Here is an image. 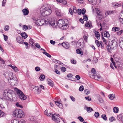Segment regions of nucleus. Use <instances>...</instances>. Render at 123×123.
I'll use <instances>...</instances> for the list:
<instances>
[{
  "mask_svg": "<svg viewBox=\"0 0 123 123\" xmlns=\"http://www.w3.org/2000/svg\"><path fill=\"white\" fill-rule=\"evenodd\" d=\"M10 90L9 89L4 90L3 93V98L6 100L10 101L12 98V94L10 92Z\"/></svg>",
  "mask_w": 123,
  "mask_h": 123,
  "instance_id": "nucleus-1",
  "label": "nucleus"
},
{
  "mask_svg": "<svg viewBox=\"0 0 123 123\" xmlns=\"http://www.w3.org/2000/svg\"><path fill=\"white\" fill-rule=\"evenodd\" d=\"M14 116L18 118H21L24 116V113L23 111L21 109H16L13 112Z\"/></svg>",
  "mask_w": 123,
  "mask_h": 123,
  "instance_id": "nucleus-2",
  "label": "nucleus"
},
{
  "mask_svg": "<svg viewBox=\"0 0 123 123\" xmlns=\"http://www.w3.org/2000/svg\"><path fill=\"white\" fill-rule=\"evenodd\" d=\"M43 19L42 18L41 19V21L39 24V26H42L44 24H47L48 23L51 25L54 26L55 25V23L54 22L52 23V22H51L49 20L48 18H45V17H43Z\"/></svg>",
  "mask_w": 123,
  "mask_h": 123,
  "instance_id": "nucleus-3",
  "label": "nucleus"
},
{
  "mask_svg": "<svg viewBox=\"0 0 123 123\" xmlns=\"http://www.w3.org/2000/svg\"><path fill=\"white\" fill-rule=\"evenodd\" d=\"M13 75V74L12 73H10L9 74V79L11 80L12 85V86H15L18 83L17 79L16 77H13V76H12Z\"/></svg>",
  "mask_w": 123,
  "mask_h": 123,
  "instance_id": "nucleus-4",
  "label": "nucleus"
},
{
  "mask_svg": "<svg viewBox=\"0 0 123 123\" xmlns=\"http://www.w3.org/2000/svg\"><path fill=\"white\" fill-rule=\"evenodd\" d=\"M15 90L16 91H17V93L18 95H19V97L22 100H24L26 99L27 97L24 95L22 91L17 88H15Z\"/></svg>",
  "mask_w": 123,
  "mask_h": 123,
  "instance_id": "nucleus-5",
  "label": "nucleus"
},
{
  "mask_svg": "<svg viewBox=\"0 0 123 123\" xmlns=\"http://www.w3.org/2000/svg\"><path fill=\"white\" fill-rule=\"evenodd\" d=\"M32 88H33V91L35 94H38L40 93L41 91L39 90L38 86L33 85Z\"/></svg>",
  "mask_w": 123,
  "mask_h": 123,
  "instance_id": "nucleus-6",
  "label": "nucleus"
},
{
  "mask_svg": "<svg viewBox=\"0 0 123 123\" xmlns=\"http://www.w3.org/2000/svg\"><path fill=\"white\" fill-rule=\"evenodd\" d=\"M59 116V114L57 115H53L52 117V119L57 123H59L60 122V119L57 118Z\"/></svg>",
  "mask_w": 123,
  "mask_h": 123,
  "instance_id": "nucleus-7",
  "label": "nucleus"
},
{
  "mask_svg": "<svg viewBox=\"0 0 123 123\" xmlns=\"http://www.w3.org/2000/svg\"><path fill=\"white\" fill-rule=\"evenodd\" d=\"M65 22L64 20L63 19H60L58 21L57 23H56V25H57L60 27H61L62 26H63V25L65 23ZM56 25L55 26H56Z\"/></svg>",
  "mask_w": 123,
  "mask_h": 123,
  "instance_id": "nucleus-8",
  "label": "nucleus"
},
{
  "mask_svg": "<svg viewBox=\"0 0 123 123\" xmlns=\"http://www.w3.org/2000/svg\"><path fill=\"white\" fill-rule=\"evenodd\" d=\"M48 8L45 7L44 6H42L41 7L40 9V12L42 16H44L45 14V12L46 10Z\"/></svg>",
  "mask_w": 123,
  "mask_h": 123,
  "instance_id": "nucleus-9",
  "label": "nucleus"
},
{
  "mask_svg": "<svg viewBox=\"0 0 123 123\" xmlns=\"http://www.w3.org/2000/svg\"><path fill=\"white\" fill-rule=\"evenodd\" d=\"M111 49H114L117 48V42L114 40H113L111 42Z\"/></svg>",
  "mask_w": 123,
  "mask_h": 123,
  "instance_id": "nucleus-10",
  "label": "nucleus"
},
{
  "mask_svg": "<svg viewBox=\"0 0 123 123\" xmlns=\"http://www.w3.org/2000/svg\"><path fill=\"white\" fill-rule=\"evenodd\" d=\"M112 6L115 8L119 7H121L122 4L120 3H112Z\"/></svg>",
  "mask_w": 123,
  "mask_h": 123,
  "instance_id": "nucleus-11",
  "label": "nucleus"
},
{
  "mask_svg": "<svg viewBox=\"0 0 123 123\" xmlns=\"http://www.w3.org/2000/svg\"><path fill=\"white\" fill-rule=\"evenodd\" d=\"M96 96L98 100L100 103H103V99L101 96L99 94H97Z\"/></svg>",
  "mask_w": 123,
  "mask_h": 123,
  "instance_id": "nucleus-12",
  "label": "nucleus"
},
{
  "mask_svg": "<svg viewBox=\"0 0 123 123\" xmlns=\"http://www.w3.org/2000/svg\"><path fill=\"white\" fill-rule=\"evenodd\" d=\"M84 41L82 39H80L77 42V44L78 46V47L79 46H83L84 44Z\"/></svg>",
  "mask_w": 123,
  "mask_h": 123,
  "instance_id": "nucleus-13",
  "label": "nucleus"
},
{
  "mask_svg": "<svg viewBox=\"0 0 123 123\" xmlns=\"http://www.w3.org/2000/svg\"><path fill=\"white\" fill-rule=\"evenodd\" d=\"M51 12V10L49 9L48 8L46 10V11L45 12V14L43 16V17H45V16H48L49 15Z\"/></svg>",
  "mask_w": 123,
  "mask_h": 123,
  "instance_id": "nucleus-14",
  "label": "nucleus"
},
{
  "mask_svg": "<svg viewBox=\"0 0 123 123\" xmlns=\"http://www.w3.org/2000/svg\"><path fill=\"white\" fill-rule=\"evenodd\" d=\"M17 41L18 43L20 44H23V39L21 37H17Z\"/></svg>",
  "mask_w": 123,
  "mask_h": 123,
  "instance_id": "nucleus-15",
  "label": "nucleus"
},
{
  "mask_svg": "<svg viewBox=\"0 0 123 123\" xmlns=\"http://www.w3.org/2000/svg\"><path fill=\"white\" fill-rule=\"evenodd\" d=\"M55 103L56 105L58 106L60 108H62V105L59 101L58 100L57 101H56L55 102Z\"/></svg>",
  "mask_w": 123,
  "mask_h": 123,
  "instance_id": "nucleus-16",
  "label": "nucleus"
},
{
  "mask_svg": "<svg viewBox=\"0 0 123 123\" xmlns=\"http://www.w3.org/2000/svg\"><path fill=\"white\" fill-rule=\"evenodd\" d=\"M117 119L119 121H123V117L122 114H119L117 116Z\"/></svg>",
  "mask_w": 123,
  "mask_h": 123,
  "instance_id": "nucleus-17",
  "label": "nucleus"
},
{
  "mask_svg": "<svg viewBox=\"0 0 123 123\" xmlns=\"http://www.w3.org/2000/svg\"><path fill=\"white\" fill-rule=\"evenodd\" d=\"M95 37L98 40L100 39V35L99 32L98 31L95 32Z\"/></svg>",
  "mask_w": 123,
  "mask_h": 123,
  "instance_id": "nucleus-18",
  "label": "nucleus"
},
{
  "mask_svg": "<svg viewBox=\"0 0 123 123\" xmlns=\"http://www.w3.org/2000/svg\"><path fill=\"white\" fill-rule=\"evenodd\" d=\"M48 83L49 85L51 86H53V82L52 80L49 79H47Z\"/></svg>",
  "mask_w": 123,
  "mask_h": 123,
  "instance_id": "nucleus-19",
  "label": "nucleus"
},
{
  "mask_svg": "<svg viewBox=\"0 0 123 123\" xmlns=\"http://www.w3.org/2000/svg\"><path fill=\"white\" fill-rule=\"evenodd\" d=\"M24 15H27L29 13V11L26 8L23 9L22 11Z\"/></svg>",
  "mask_w": 123,
  "mask_h": 123,
  "instance_id": "nucleus-20",
  "label": "nucleus"
},
{
  "mask_svg": "<svg viewBox=\"0 0 123 123\" xmlns=\"http://www.w3.org/2000/svg\"><path fill=\"white\" fill-rule=\"evenodd\" d=\"M104 36L105 37H110V35L107 31H105L104 32Z\"/></svg>",
  "mask_w": 123,
  "mask_h": 123,
  "instance_id": "nucleus-21",
  "label": "nucleus"
},
{
  "mask_svg": "<svg viewBox=\"0 0 123 123\" xmlns=\"http://www.w3.org/2000/svg\"><path fill=\"white\" fill-rule=\"evenodd\" d=\"M119 45L120 48L123 49V38L120 40L119 42Z\"/></svg>",
  "mask_w": 123,
  "mask_h": 123,
  "instance_id": "nucleus-22",
  "label": "nucleus"
},
{
  "mask_svg": "<svg viewBox=\"0 0 123 123\" xmlns=\"http://www.w3.org/2000/svg\"><path fill=\"white\" fill-rule=\"evenodd\" d=\"M90 3L92 5H94L96 3V0H88Z\"/></svg>",
  "mask_w": 123,
  "mask_h": 123,
  "instance_id": "nucleus-23",
  "label": "nucleus"
},
{
  "mask_svg": "<svg viewBox=\"0 0 123 123\" xmlns=\"http://www.w3.org/2000/svg\"><path fill=\"white\" fill-rule=\"evenodd\" d=\"M108 97L110 99L113 100L114 98L115 97V95L114 94H112L109 95Z\"/></svg>",
  "mask_w": 123,
  "mask_h": 123,
  "instance_id": "nucleus-24",
  "label": "nucleus"
},
{
  "mask_svg": "<svg viewBox=\"0 0 123 123\" xmlns=\"http://www.w3.org/2000/svg\"><path fill=\"white\" fill-rule=\"evenodd\" d=\"M34 41L32 39H30L29 40V43L31 44V46L32 47L34 46L35 44L34 45Z\"/></svg>",
  "mask_w": 123,
  "mask_h": 123,
  "instance_id": "nucleus-25",
  "label": "nucleus"
},
{
  "mask_svg": "<svg viewBox=\"0 0 123 123\" xmlns=\"http://www.w3.org/2000/svg\"><path fill=\"white\" fill-rule=\"evenodd\" d=\"M55 12L56 13L57 16H61V12L60 10H58L57 9L55 10Z\"/></svg>",
  "mask_w": 123,
  "mask_h": 123,
  "instance_id": "nucleus-26",
  "label": "nucleus"
},
{
  "mask_svg": "<svg viewBox=\"0 0 123 123\" xmlns=\"http://www.w3.org/2000/svg\"><path fill=\"white\" fill-rule=\"evenodd\" d=\"M21 35L22 37L24 39H25L27 37V34L25 32L22 33H21Z\"/></svg>",
  "mask_w": 123,
  "mask_h": 123,
  "instance_id": "nucleus-27",
  "label": "nucleus"
},
{
  "mask_svg": "<svg viewBox=\"0 0 123 123\" xmlns=\"http://www.w3.org/2000/svg\"><path fill=\"white\" fill-rule=\"evenodd\" d=\"M120 30V28L119 27H114L112 29V30L115 32L118 31Z\"/></svg>",
  "mask_w": 123,
  "mask_h": 123,
  "instance_id": "nucleus-28",
  "label": "nucleus"
},
{
  "mask_svg": "<svg viewBox=\"0 0 123 123\" xmlns=\"http://www.w3.org/2000/svg\"><path fill=\"white\" fill-rule=\"evenodd\" d=\"M76 51L77 54H80L81 55H82L83 54V52L82 51H81L79 49H76Z\"/></svg>",
  "mask_w": 123,
  "mask_h": 123,
  "instance_id": "nucleus-29",
  "label": "nucleus"
},
{
  "mask_svg": "<svg viewBox=\"0 0 123 123\" xmlns=\"http://www.w3.org/2000/svg\"><path fill=\"white\" fill-rule=\"evenodd\" d=\"M95 42L97 46L98 47H99L100 46V44H101V43H103L102 42H99L98 40H96L95 41Z\"/></svg>",
  "mask_w": 123,
  "mask_h": 123,
  "instance_id": "nucleus-30",
  "label": "nucleus"
},
{
  "mask_svg": "<svg viewBox=\"0 0 123 123\" xmlns=\"http://www.w3.org/2000/svg\"><path fill=\"white\" fill-rule=\"evenodd\" d=\"M113 110L115 113H117L118 112L119 109L118 107H115L114 108Z\"/></svg>",
  "mask_w": 123,
  "mask_h": 123,
  "instance_id": "nucleus-31",
  "label": "nucleus"
},
{
  "mask_svg": "<svg viewBox=\"0 0 123 123\" xmlns=\"http://www.w3.org/2000/svg\"><path fill=\"white\" fill-rule=\"evenodd\" d=\"M45 76L44 75L42 74H41L40 77H39L41 80H43L45 78Z\"/></svg>",
  "mask_w": 123,
  "mask_h": 123,
  "instance_id": "nucleus-32",
  "label": "nucleus"
},
{
  "mask_svg": "<svg viewBox=\"0 0 123 123\" xmlns=\"http://www.w3.org/2000/svg\"><path fill=\"white\" fill-rule=\"evenodd\" d=\"M20 121L17 119H15L11 121L12 123H19Z\"/></svg>",
  "mask_w": 123,
  "mask_h": 123,
  "instance_id": "nucleus-33",
  "label": "nucleus"
},
{
  "mask_svg": "<svg viewBox=\"0 0 123 123\" xmlns=\"http://www.w3.org/2000/svg\"><path fill=\"white\" fill-rule=\"evenodd\" d=\"M12 68L15 72H17L18 71V69L15 66H12Z\"/></svg>",
  "mask_w": 123,
  "mask_h": 123,
  "instance_id": "nucleus-34",
  "label": "nucleus"
},
{
  "mask_svg": "<svg viewBox=\"0 0 123 123\" xmlns=\"http://www.w3.org/2000/svg\"><path fill=\"white\" fill-rule=\"evenodd\" d=\"M68 25V24H66L65 23L63 25V26H62L61 28L64 30L66 29L67 28Z\"/></svg>",
  "mask_w": 123,
  "mask_h": 123,
  "instance_id": "nucleus-35",
  "label": "nucleus"
},
{
  "mask_svg": "<svg viewBox=\"0 0 123 123\" xmlns=\"http://www.w3.org/2000/svg\"><path fill=\"white\" fill-rule=\"evenodd\" d=\"M88 37V35L87 34H85L83 36V38L84 40H85L86 42H87V39Z\"/></svg>",
  "mask_w": 123,
  "mask_h": 123,
  "instance_id": "nucleus-36",
  "label": "nucleus"
},
{
  "mask_svg": "<svg viewBox=\"0 0 123 123\" xmlns=\"http://www.w3.org/2000/svg\"><path fill=\"white\" fill-rule=\"evenodd\" d=\"M87 111L88 112H91L92 111H93L92 108L90 107H87L86 108Z\"/></svg>",
  "mask_w": 123,
  "mask_h": 123,
  "instance_id": "nucleus-37",
  "label": "nucleus"
},
{
  "mask_svg": "<svg viewBox=\"0 0 123 123\" xmlns=\"http://www.w3.org/2000/svg\"><path fill=\"white\" fill-rule=\"evenodd\" d=\"M43 53L44 55H45L47 56V57H51V55L49 54L48 53L45 52H43Z\"/></svg>",
  "mask_w": 123,
  "mask_h": 123,
  "instance_id": "nucleus-38",
  "label": "nucleus"
},
{
  "mask_svg": "<svg viewBox=\"0 0 123 123\" xmlns=\"http://www.w3.org/2000/svg\"><path fill=\"white\" fill-rule=\"evenodd\" d=\"M101 117L105 121L107 119V118L106 117V115L105 114L102 115H101Z\"/></svg>",
  "mask_w": 123,
  "mask_h": 123,
  "instance_id": "nucleus-39",
  "label": "nucleus"
},
{
  "mask_svg": "<svg viewBox=\"0 0 123 123\" xmlns=\"http://www.w3.org/2000/svg\"><path fill=\"white\" fill-rule=\"evenodd\" d=\"M40 21H41V19H38L36 20L35 21V24H36L38 25H39V24L40 22Z\"/></svg>",
  "mask_w": 123,
  "mask_h": 123,
  "instance_id": "nucleus-40",
  "label": "nucleus"
},
{
  "mask_svg": "<svg viewBox=\"0 0 123 123\" xmlns=\"http://www.w3.org/2000/svg\"><path fill=\"white\" fill-rule=\"evenodd\" d=\"M28 26L25 25H24L23 27V29L24 31H26V30L28 29Z\"/></svg>",
  "mask_w": 123,
  "mask_h": 123,
  "instance_id": "nucleus-41",
  "label": "nucleus"
},
{
  "mask_svg": "<svg viewBox=\"0 0 123 123\" xmlns=\"http://www.w3.org/2000/svg\"><path fill=\"white\" fill-rule=\"evenodd\" d=\"M83 19L86 21H87L88 19V17L86 15H83Z\"/></svg>",
  "mask_w": 123,
  "mask_h": 123,
  "instance_id": "nucleus-42",
  "label": "nucleus"
},
{
  "mask_svg": "<svg viewBox=\"0 0 123 123\" xmlns=\"http://www.w3.org/2000/svg\"><path fill=\"white\" fill-rule=\"evenodd\" d=\"M99 115V114L98 112H95L94 114V116L96 117H98Z\"/></svg>",
  "mask_w": 123,
  "mask_h": 123,
  "instance_id": "nucleus-43",
  "label": "nucleus"
},
{
  "mask_svg": "<svg viewBox=\"0 0 123 123\" xmlns=\"http://www.w3.org/2000/svg\"><path fill=\"white\" fill-rule=\"evenodd\" d=\"M84 91L86 95H88L90 93V91L88 89L85 90Z\"/></svg>",
  "mask_w": 123,
  "mask_h": 123,
  "instance_id": "nucleus-44",
  "label": "nucleus"
},
{
  "mask_svg": "<svg viewBox=\"0 0 123 123\" xmlns=\"http://www.w3.org/2000/svg\"><path fill=\"white\" fill-rule=\"evenodd\" d=\"M106 48L108 51H110V50L111 49V45L110 46L109 45H107Z\"/></svg>",
  "mask_w": 123,
  "mask_h": 123,
  "instance_id": "nucleus-45",
  "label": "nucleus"
},
{
  "mask_svg": "<svg viewBox=\"0 0 123 123\" xmlns=\"http://www.w3.org/2000/svg\"><path fill=\"white\" fill-rule=\"evenodd\" d=\"M92 76L94 77V78L95 80H98V78L99 77V76H98V75H97V74H96H96H93L92 75Z\"/></svg>",
  "mask_w": 123,
  "mask_h": 123,
  "instance_id": "nucleus-46",
  "label": "nucleus"
},
{
  "mask_svg": "<svg viewBox=\"0 0 123 123\" xmlns=\"http://www.w3.org/2000/svg\"><path fill=\"white\" fill-rule=\"evenodd\" d=\"M5 114V113L2 111L0 110V117H3Z\"/></svg>",
  "mask_w": 123,
  "mask_h": 123,
  "instance_id": "nucleus-47",
  "label": "nucleus"
},
{
  "mask_svg": "<svg viewBox=\"0 0 123 123\" xmlns=\"http://www.w3.org/2000/svg\"><path fill=\"white\" fill-rule=\"evenodd\" d=\"M84 89V87L83 86H81L80 87L79 89V90L80 91H82Z\"/></svg>",
  "mask_w": 123,
  "mask_h": 123,
  "instance_id": "nucleus-48",
  "label": "nucleus"
},
{
  "mask_svg": "<svg viewBox=\"0 0 123 123\" xmlns=\"http://www.w3.org/2000/svg\"><path fill=\"white\" fill-rule=\"evenodd\" d=\"M3 36L4 37V39L5 41L7 40L8 39V36H7L5 35L4 34H3Z\"/></svg>",
  "mask_w": 123,
  "mask_h": 123,
  "instance_id": "nucleus-49",
  "label": "nucleus"
},
{
  "mask_svg": "<svg viewBox=\"0 0 123 123\" xmlns=\"http://www.w3.org/2000/svg\"><path fill=\"white\" fill-rule=\"evenodd\" d=\"M78 118L80 122H82L84 121L83 118L81 116L79 117Z\"/></svg>",
  "mask_w": 123,
  "mask_h": 123,
  "instance_id": "nucleus-50",
  "label": "nucleus"
},
{
  "mask_svg": "<svg viewBox=\"0 0 123 123\" xmlns=\"http://www.w3.org/2000/svg\"><path fill=\"white\" fill-rule=\"evenodd\" d=\"M91 72L93 74H96V70L95 68H92V69Z\"/></svg>",
  "mask_w": 123,
  "mask_h": 123,
  "instance_id": "nucleus-51",
  "label": "nucleus"
},
{
  "mask_svg": "<svg viewBox=\"0 0 123 123\" xmlns=\"http://www.w3.org/2000/svg\"><path fill=\"white\" fill-rule=\"evenodd\" d=\"M77 12L79 15H80L81 13V10L80 9H78L77 10Z\"/></svg>",
  "mask_w": 123,
  "mask_h": 123,
  "instance_id": "nucleus-52",
  "label": "nucleus"
},
{
  "mask_svg": "<svg viewBox=\"0 0 123 123\" xmlns=\"http://www.w3.org/2000/svg\"><path fill=\"white\" fill-rule=\"evenodd\" d=\"M44 114L45 115H48V116H50V115H51V113H49V115H47V114H48V111L47 110H46L44 112Z\"/></svg>",
  "mask_w": 123,
  "mask_h": 123,
  "instance_id": "nucleus-53",
  "label": "nucleus"
},
{
  "mask_svg": "<svg viewBox=\"0 0 123 123\" xmlns=\"http://www.w3.org/2000/svg\"><path fill=\"white\" fill-rule=\"evenodd\" d=\"M81 13L82 14H84L86 12V10L85 9H83L81 10Z\"/></svg>",
  "mask_w": 123,
  "mask_h": 123,
  "instance_id": "nucleus-54",
  "label": "nucleus"
},
{
  "mask_svg": "<svg viewBox=\"0 0 123 123\" xmlns=\"http://www.w3.org/2000/svg\"><path fill=\"white\" fill-rule=\"evenodd\" d=\"M35 46L38 48L40 49L41 48V46L40 45L37 43L36 44Z\"/></svg>",
  "mask_w": 123,
  "mask_h": 123,
  "instance_id": "nucleus-55",
  "label": "nucleus"
},
{
  "mask_svg": "<svg viewBox=\"0 0 123 123\" xmlns=\"http://www.w3.org/2000/svg\"><path fill=\"white\" fill-rule=\"evenodd\" d=\"M9 29V26L8 25H6L5 26L4 30L6 31H7Z\"/></svg>",
  "mask_w": 123,
  "mask_h": 123,
  "instance_id": "nucleus-56",
  "label": "nucleus"
},
{
  "mask_svg": "<svg viewBox=\"0 0 123 123\" xmlns=\"http://www.w3.org/2000/svg\"><path fill=\"white\" fill-rule=\"evenodd\" d=\"M61 69L62 71L63 72H65L66 71V68L63 67H62L61 68Z\"/></svg>",
  "mask_w": 123,
  "mask_h": 123,
  "instance_id": "nucleus-57",
  "label": "nucleus"
},
{
  "mask_svg": "<svg viewBox=\"0 0 123 123\" xmlns=\"http://www.w3.org/2000/svg\"><path fill=\"white\" fill-rule=\"evenodd\" d=\"M69 11L71 15L73 14V10L72 9V8H69Z\"/></svg>",
  "mask_w": 123,
  "mask_h": 123,
  "instance_id": "nucleus-58",
  "label": "nucleus"
},
{
  "mask_svg": "<svg viewBox=\"0 0 123 123\" xmlns=\"http://www.w3.org/2000/svg\"><path fill=\"white\" fill-rule=\"evenodd\" d=\"M35 70L36 71H38L40 70V68L39 67H37L35 68Z\"/></svg>",
  "mask_w": 123,
  "mask_h": 123,
  "instance_id": "nucleus-59",
  "label": "nucleus"
},
{
  "mask_svg": "<svg viewBox=\"0 0 123 123\" xmlns=\"http://www.w3.org/2000/svg\"><path fill=\"white\" fill-rule=\"evenodd\" d=\"M88 101H90L91 100V98L89 97H86L85 98Z\"/></svg>",
  "mask_w": 123,
  "mask_h": 123,
  "instance_id": "nucleus-60",
  "label": "nucleus"
},
{
  "mask_svg": "<svg viewBox=\"0 0 123 123\" xmlns=\"http://www.w3.org/2000/svg\"><path fill=\"white\" fill-rule=\"evenodd\" d=\"M85 25L86 26L89 27H90V25L89 22H87L86 23V24Z\"/></svg>",
  "mask_w": 123,
  "mask_h": 123,
  "instance_id": "nucleus-61",
  "label": "nucleus"
},
{
  "mask_svg": "<svg viewBox=\"0 0 123 123\" xmlns=\"http://www.w3.org/2000/svg\"><path fill=\"white\" fill-rule=\"evenodd\" d=\"M119 19L121 23L123 24V18H119Z\"/></svg>",
  "mask_w": 123,
  "mask_h": 123,
  "instance_id": "nucleus-62",
  "label": "nucleus"
},
{
  "mask_svg": "<svg viewBox=\"0 0 123 123\" xmlns=\"http://www.w3.org/2000/svg\"><path fill=\"white\" fill-rule=\"evenodd\" d=\"M55 72L56 73V74H60V72L57 69H55Z\"/></svg>",
  "mask_w": 123,
  "mask_h": 123,
  "instance_id": "nucleus-63",
  "label": "nucleus"
},
{
  "mask_svg": "<svg viewBox=\"0 0 123 123\" xmlns=\"http://www.w3.org/2000/svg\"><path fill=\"white\" fill-rule=\"evenodd\" d=\"M119 18H123V12L120 13Z\"/></svg>",
  "mask_w": 123,
  "mask_h": 123,
  "instance_id": "nucleus-64",
  "label": "nucleus"
}]
</instances>
